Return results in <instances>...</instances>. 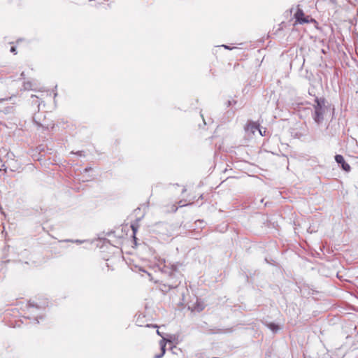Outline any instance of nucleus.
<instances>
[{
    "instance_id": "obj_7",
    "label": "nucleus",
    "mask_w": 358,
    "mask_h": 358,
    "mask_svg": "<svg viewBox=\"0 0 358 358\" xmlns=\"http://www.w3.org/2000/svg\"><path fill=\"white\" fill-rule=\"evenodd\" d=\"M267 327L273 331L276 332L280 329V327L278 324L274 323H269L267 324Z\"/></svg>"
},
{
    "instance_id": "obj_4",
    "label": "nucleus",
    "mask_w": 358,
    "mask_h": 358,
    "mask_svg": "<svg viewBox=\"0 0 358 358\" xmlns=\"http://www.w3.org/2000/svg\"><path fill=\"white\" fill-rule=\"evenodd\" d=\"M336 162L341 165L342 169L345 171H350V166L345 161L343 157L341 155L335 156Z\"/></svg>"
},
{
    "instance_id": "obj_12",
    "label": "nucleus",
    "mask_w": 358,
    "mask_h": 358,
    "mask_svg": "<svg viewBox=\"0 0 358 358\" xmlns=\"http://www.w3.org/2000/svg\"><path fill=\"white\" fill-rule=\"evenodd\" d=\"M31 83L29 82V83H26L25 88H28V87H31Z\"/></svg>"
},
{
    "instance_id": "obj_2",
    "label": "nucleus",
    "mask_w": 358,
    "mask_h": 358,
    "mask_svg": "<svg viewBox=\"0 0 358 358\" xmlns=\"http://www.w3.org/2000/svg\"><path fill=\"white\" fill-rule=\"evenodd\" d=\"M294 18L296 20L294 25L297 24H303L306 23H317L316 20L312 18L310 15H306L301 9H298L294 13Z\"/></svg>"
},
{
    "instance_id": "obj_10",
    "label": "nucleus",
    "mask_w": 358,
    "mask_h": 358,
    "mask_svg": "<svg viewBox=\"0 0 358 358\" xmlns=\"http://www.w3.org/2000/svg\"><path fill=\"white\" fill-rule=\"evenodd\" d=\"M178 205L180 207H182V206H185L187 205V203L185 201H180L178 202Z\"/></svg>"
},
{
    "instance_id": "obj_11",
    "label": "nucleus",
    "mask_w": 358,
    "mask_h": 358,
    "mask_svg": "<svg viewBox=\"0 0 358 358\" xmlns=\"http://www.w3.org/2000/svg\"><path fill=\"white\" fill-rule=\"evenodd\" d=\"M10 52H13L14 55H16L17 54V50H16L15 47L12 46L11 48H10Z\"/></svg>"
},
{
    "instance_id": "obj_13",
    "label": "nucleus",
    "mask_w": 358,
    "mask_h": 358,
    "mask_svg": "<svg viewBox=\"0 0 358 358\" xmlns=\"http://www.w3.org/2000/svg\"><path fill=\"white\" fill-rule=\"evenodd\" d=\"M31 83L29 82V83H26L25 88H28V87H31Z\"/></svg>"
},
{
    "instance_id": "obj_14",
    "label": "nucleus",
    "mask_w": 358,
    "mask_h": 358,
    "mask_svg": "<svg viewBox=\"0 0 358 358\" xmlns=\"http://www.w3.org/2000/svg\"><path fill=\"white\" fill-rule=\"evenodd\" d=\"M2 166H3V165H1V162L0 161V171L1 170Z\"/></svg>"
},
{
    "instance_id": "obj_15",
    "label": "nucleus",
    "mask_w": 358,
    "mask_h": 358,
    "mask_svg": "<svg viewBox=\"0 0 358 358\" xmlns=\"http://www.w3.org/2000/svg\"><path fill=\"white\" fill-rule=\"evenodd\" d=\"M224 47L225 48H227V49H230V48H229L228 46H227V45H224Z\"/></svg>"
},
{
    "instance_id": "obj_3",
    "label": "nucleus",
    "mask_w": 358,
    "mask_h": 358,
    "mask_svg": "<svg viewBox=\"0 0 358 358\" xmlns=\"http://www.w3.org/2000/svg\"><path fill=\"white\" fill-rule=\"evenodd\" d=\"M259 129V124L255 122H248L245 127V131L251 134H254Z\"/></svg>"
},
{
    "instance_id": "obj_8",
    "label": "nucleus",
    "mask_w": 358,
    "mask_h": 358,
    "mask_svg": "<svg viewBox=\"0 0 358 358\" xmlns=\"http://www.w3.org/2000/svg\"><path fill=\"white\" fill-rule=\"evenodd\" d=\"M131 229H132V231L134 232V238L136 239V231H137V227H135L134 225H131Z\"/></svg>"
},
{
    "instance_id": "obj_5",
    "label": "nucleus",
    "mask_w": 358,
    "mask_h": 358,
    "mask_svg": "<svg viewBox=\"0 0 358 358\" xmlns=\"http://www.w3.org/2000/svg\"><path fill=\"white\" fill-rule=\"evenodd\" d=\"M161 353L155 356V358H161L165 353L166 351V343L164 341L160 342Z\"/></svg>"
},
{
    "instance_id": "obj_9",
    "label": "nucleus",
    "mask_w": 358,
    "mask_h": 358,
    "mask_svg": "<svg viewBox=\"0 0 358 358\" xmlns=\"http://www.w3.org/2000/svg\"><path fill=\"white\" fill-rule=\"evenodd\" d=\"M258 131H259V134H260L261 136H266V129H264V130L262 131V129L259 128V129H258Z\"/></svg>"
},
{
    "instance_id": "obj_1",
    "label": "nucleus",
    "mask_w": 358,
    "mask_h": 358,
    "mask_svg": "<svg viewBox=\"0 0 358 358\" xmlns=\"http://www.w3.org/2000/svg\"><path fill=\"white\" fill-rule=\"evenodd\" d=\"M315 103L314 106L315 114L313 118L317 124H320L324 120V115L326 110L325 100L324 99L316 98Z\"/></svg>"
},
{
    "instance_id": "obj_6",
    "label": "nucleus",
    "mask_w": 358,
    "mask_h": 358,
    "mask_svg": "<svg viewBox=\"0 0 358 358\" xmlns=\"http://www.w3.org/2000/svg\"><path fill=\"white\" fill-rule=\"evenodd\" d=\"M178 210V206L175 204H169L166 206V211L167 213H175Z\"/></svg>"
}]
</instances>
